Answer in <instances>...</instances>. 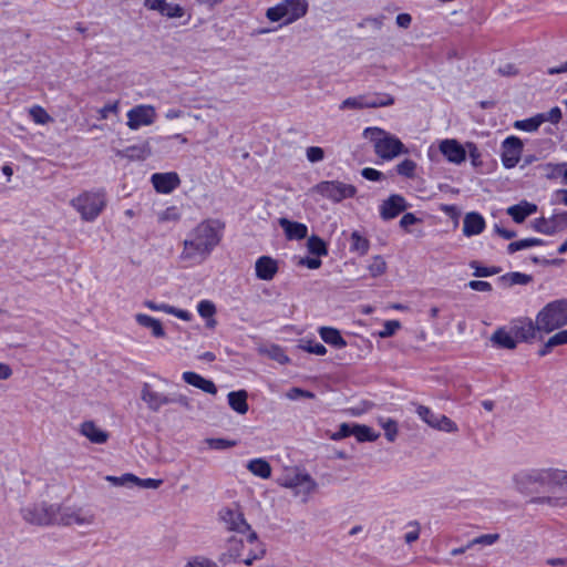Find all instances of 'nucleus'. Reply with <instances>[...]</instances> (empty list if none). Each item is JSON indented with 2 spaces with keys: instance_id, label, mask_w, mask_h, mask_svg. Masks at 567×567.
Listing matches in <instances>:
<instances>
[{
  "instance_id": "4c0bfd02",
  "label": "nucleus",
  "mask_w": 567,
  "mask_h": 567,
  "mask_svg": "<svg viewBox=\"0 0 567 567\" xmlns=\"http://www.w3.org/2000/svg\"><path fill=\"white\" fill-rule=\"evenodd\" d=\"M544 123V118L540 114H536L533 117L519 120L514 123V127L516 130L525 131V132H535L538 127Z\"/></svg>"
},
{
  "instance_id": "3c124183",
  "label": "nucleus",
  "mask_w": 567,
  "mask_h": 567,
  "mask_svg": "<svg viewBox=\"0 0 567 567\" xmlns=\"http://www.w3.org/2000/svg\"><path fill=\"white\" fill-rule=\"evenodd\" d=\"M435 430L454 433L458 431L457 424L446 415L441 414Z\"/></svg>"
},
{
  "instance_id": "13d9d810",
  "label": "nucleus",
  "mask_w": 567,
  "mask_h": 567,
  "mask_svg": "<svg viewBox=\"0 0 567 567\" xmlns=\"http://www.w3.org/2000/svg\"><path fill=\"white\" fill-rule=\"evenodd\" d=\"M401 323L398 320H388L383 324V329L379 332L380 338H389L399 330Z\"/></svg>"
},
{
  "instance_id": "2f4dec72",
  "label": "nucleus",
  "mask_w": 567,
  "mask_h": 567,
  "mask_svg": "<svg viewBox=\"0 0 567 567\" xmlns=\"http://www.w3.org/2000/svg\"><path fill=\"white\" fill-rule=\"evenodd\" d=\"M247 470L260 478L267 480L271 476V466L265 458H254L247 464Z\"/></svg>"
},
{
  "instance_id": "ddd939ff",
  "label": "nucleus",
  "mask_w": 567,
  "mask_h": 567,
  "mask_svg": "<svg viewBox=\"0 0 567 567\" xmlns=\"http://www.w3.org/2000/svg\"><path fill=\"white\" fill-rule=\"evenodd\" d=\"M155 109L151 105H137L127 112V126L131 130H137L141 126L153 124L155 120Z\"/></svg>"
},
{
  "instance_id": "f704fd0d",
  "label": "nucleus",
  "mask_w": 567,
  "mask_h": 567,
  "mask_svg": "<svg viewBox=\"0 0 567 567\" xmlns=\"http://www.w3.org/2000/svg\"><path fill=\"white\" fill-rule=\"evenodd\" d=\"M533 280L530 275L522 274V272H508L499 277V281L507 287H512L514 285H527Z\"/></svg>"
},
{
  "instance_id": "393cba45",
  "label": "nucleus",
  "mask_w": 567,
  "mask_h": 567,
  "mask_svg": "<svg viewBox=\"0 0 567 567\" xmlns=\"http://www.w3.org/2000/svg\"><path fill=\"white\" fill-rule=\"evenodd\" d=\"M493 344L502 349L514 350L517 347V341L512 331H506L504 328H498L491 337Z\"/></svg>"
},
{
  "instance_id": "bf43d9fd",
  "label": "nucleus",
  "mask_w": 567,
  "mask_h": 567,
  "mask_svg": "<svg viewBox=\"0 0 567 567\" xmlns=\"http://www.w3.org/2000/svg\"><path fill=\"white\" fill-rule=\"evenodd\" d=\"M353 432H354V424L342 423V424H340L339 430L331 435V439L334 441H339V440H342L350 435H353Z\"/></svg>"
},
{
  "instance_id": "de8ad7c7",
  "label": "nucleus",
  "mask_w": 567,
  "mask_h": 567,
  "mask_svg": "<svg viewBox=\"0 0 567 567\" xmlns=\"http://www.w3.org/2000/svg\"><path fill=\"white\" fill-rule=\"evenodd\" d=\"M368 269L372 277H379L385 272L386 262L381 256H374Z\"/></svg>"
},
{
  "instance_id": "5701e85b",
  "label": "nucleus",
  "mask_w": 567,
  "mask_h": 567,
  "mask_svg": "<svg viewBox=\"0 0 567 567\" xmlns=\"http://www.w3.org/2000/svg\"><path fill=\"white\" fill-rule=\"evenodd\" d=\"M485 228V220L478 213H467L463 219V234L467 237L481 234Z\"/></svg>"
},
{
  "instance_id": "6ab92c4d",
  "label": "nucleus",
  "mask_w": 567,
  "mask_h": 567,
  "mask_svg": "<svg viewBox=\"0 0 567 567\" xmlns=\"http://www.w3.org/2000/svg\"><path fill=\"white\" fill-rule=\"evenodd\" d=\"M551 487L549 493L554 494L559 501V505L567 504V472L563 470H555Z\"/></svg>"
},
{
  "instance_id": "69168bd1",
  "label": "nucleus",
  "mask_w": 567,
  "mask_h": 567,
  "mask_svg": "<svg viewBox=\"0 0 567 567\" xmlns=\"http://www.w3.org/2000/svg\"><path fill=\"white\" fill-rule=\"evenodd\" d=\"M178 219H179V214L177 212V208L174 206L166 208L158 216L159 221L178 220Z\"/></svg>"
},
{
  "instance_id": "864d4df0",
  "label": "nucleus",
  "mask_w": 567,
  "mask_h": 567,
  "mask_svg": "<svg viewBox=\"0 0 567 567\" xmlns=\"http://www.w3.org/2000/svg\"><path fill=\"white\" fill-rule=\"evenodd\" d=\"M197 311L200 317L205 319H210V317H214L216 313V307L209 300H202L197 305Z\"/></svg>"
},
{
  "instance_id": "4be33fe9",
  "label": "nucleus",
  "mask_w": 567,
  "mask_h": 567,
  "mask_svg": "<svg viewBox=\"0 0 567 567\" xmlns=\"http://www.w3.org/2000/svg\"><path fill=\"white\" fill-rule=\"evenodd\" d=\"M537 212V205L527 200H522L516 205L509 206L506 213L517 224H522L528 216Z\"/></svg>"
},
{
  "instance_id": "49530a36",
  "label": "nucleus",
  "mask_w": 567,
  "mask_h": 567,
  "mask_svg": "<svg viewBox=\"0 0 567 567\" xmlns=\"http://www.w3.org/2000/svg\"><path fill=\"white\" fill-rule=\"evenodd\" d=\"M470 267L474 269L475 277H489L501 271L499 267H483L477 261H472Z\"/></svg>"
},
{
  "instance_id": "f8f14e48",
  "label": "nucleus",
  "mask_w": 567,
  "mask_h": 567,
  "mask_svg": "<svg viewBox=\"0 0 567 567\" xmlns=\"http://www.w3.org/2000/svg\"><path fill=\"white\" fill-rule=\"evenodd\" d=\"M523 142L516 136H508L502 143V163L505 168H513L519 162Z\"/></svg>"
},
{
  "instance_id": "a211bd4d",
  "label": "nucleus",
  "mask_w": 567,
  "mask_h": 567,
  "mask_svg": "<svg viewBox=\"0 0 567 567\" xmlns=\"http://www.w3.org/2000/svg\"><path fill=\"white\" fill-rule=\"evenodd\" d=\"M256 276L261 280H271L278 272V262L269 256H261L257 259Z\"/></svg>"
},
{
  "instance_id": "052dcab7",
  "label": "nucleus",
  "mask_w": 567,
  "mask_h": 567,
  "mask_svg": "<svg viewBox=\"0 0 567 567\" xmlns=\"http://www.w3.org/2000/svg\"><path fill=\"white\" fill-rule=\"evenodd\" d=\"M133 480H135V475L132 473H126L122 476H106V481L111 482L115 486H125L132 484Z\"/></svg>"
},
{
  "instance_id": "2eb2a0df",
  "label": "nucleus",
  "mask_w": 567,
  "mask_h": 567,
  "mask_svg": "<svg viewBox=\"0 0 567 567\" xmlns=\"http://www.w3.org/2000/svg\"><path fill=\"white\" fill-rule=\"evenodd\" d=\"M406 207L405 198L401 195L393 194L381 204L380 216L384 220H390L399 216Z\"/></svg>"
},
{
  "instance_id": "ea45409f",
  "label": "nucleus",
  "mask_w": 567,
  "mask_h": 567,
  "mask_svg": "<svg viewBox=\"0 0 567 567\" xmlns=\"http://www.w3.org/2000/svg\"><path fill=\"white\" fill-rule=\"evenodd\" d=\"M353 436H355L359 442H374L380 435L379 433H374L368 425L354 424Z\"/></svg>"
},
{
  "instance_id": "20e7f679",
  "label": "nucleus",
  "mask_w": 567,
  "mask_h": 567,
  "mask_svg": "<svg viewBox=\"0 0 567 567\" xmlns=\"http://www.w3.org/2000/svg\"><path fill=\"white\" fill-rule=\"evenodd\" d=\"M538 329L548 334L567 324V299L548 302L536 316Z\"/></svg>"
},
{
  "instance_id": "6e6552de",
  "label": "nucleus",
  "mask_w": 567,
  "mask_h": 567,
  "mask_svg": "<svg viewBox=\"0 0 567 567\" xmlns=\"http://www.w3.org/2000/svg\"><path fill=\"white\" fill-rule=\"evenodd\" d=\"M509 329L516 341L532 342L535 339L542 340L543 332L538 329L537 319L533 321L528 317H519L511 321Z\"/></svg>"
},
{
  "instance_id": "a19ab883",
  "label": "nucleus",
  "mask_w": 567,
  "mask_h": 567,
  "mask_svg": "<svg viewBox=\"0 0 567 567\" xmlns=\"http://www.w3.org/2000/svg\"><path fill=\"white\" fill-rule=\"evenodd\" d=\"M416 413L429 426L435 429L441 414L434 413L431 409L424 405H417Z\"/></svg>"
},
{
  "instance_id": "e2e57ef3",
  "label": "nucleus",
  "mask_w": 567,
  "mask_h": 567,
  "mask_svg": "<svg viewBox=\"0 0 567 567\" xmlns=\"http://www.w3.org/2000/svg\"><path fill=\"white\" fill-rule=\"evenodd\" d=\"M539 114L544 118V122L557 124L561 120V110L558 106L551 107L548 112Z\"/></svg>"
},
{
  "instance_id": "c9c22d12",
  "label": "nucleus",
  "mask_w": 567,
  "mask_h": 567,
  "mask_svg": "<svg viewBox=\"0 0 567 567\" xmlns=\"http://www.w3.org/2000/svg\"><path fill=\"white\" fill-rule=\"evenodd\" d=\"M308 251L317 257L328 255V246L323 239L317 235H312L307 240Z\"/></svg>"
},
{
  "instance_id": "8fccbe9b",
  "label": "nucleus",
  "mask_w": 567,
  "mask_h": 567,
  "mask_svg": "<svg viewBox=\"0 0 567 567\" xmlns=\"http://www.w3.org/2000/svg\"><path fill=\"white\" fill-rule=\"evenodd\" d=\"M162 16L167 18H182L185 13L184 8L179 4L166 3L163 6L161 12Z\"/></svg>"
},
{
  "instance_id": "0eeeda50",
  "label": "nucleus",
  "mask_w": 567,
  "mask_h": 567,
  "mask_svg": "<svg viewBox=\"0 0 567 567\" xmlns=\"http://www.w3.org/2000/svg\"><path fill=\"white\" fill-rule=\"evenodd\" d=\"M313 192L322 197L340 203L343 199L352 198L357 194V188L351 184L340 181H323L313 186Z\"/></svg>"
},
{
  "instance_id": "412c9836",
  "label": "nucleus",
  "mask_w": 567,
  "mask_h": 567,
  "mask_svg": "<svg viewBox=\"0 0 567 567\" xmlns=\"http://www.w3.org/2000/svg\"><path fill=\"white\" fill-rule=\"evenodd\" d=\"M183 380L189 384L193 385L206 393L209 394H216L217 393V386L212 380L205 379L202 375H199L196 372L193 371H185L182 374Z\"/></svg>"
},
{
  "instance_id": "f257e3e1",
  "label": "nucleus",
  "mask_w": 567,
  "mask_h": 567,
  "mask_svg": "<svg viewBox=\"0 0 567 567\" xmlns=\"http://www.w3.org/2000/svg\"><path fill=\"white\" fill-rule=\"evenodd\" d=\"M224 225L217 219L199 223L184 240L183 259H206L221 240Z\"/></svg>"
},
{
  "instance_id": "bb28decb",
  "label": "nucleus",
  "mask_w": 567,
  "mask_h": 567,
  "mask_svg": "<svg viewBox=\"0 0 567 567\" xmlns=\"http://www.w3.org/2000/svg\"><path fill=\"white\" fill-rule=\"evenodd\" d=\"M247 396L245 390L229 392L227 395L228 404L238 414H246L249 410Z\"/></svg>"
},
{
  "instance_id": "7ed1b4c3",
  "label": "nucleus",
  "mask_w": 567,
  "mask_h": 567,
  "mask_svg": "<svg viewBox=\"0 0 567 567\" xmlns=\"http://www.w3.org/2000/svg\"><path fill=\"white\" fill-rule=\"evenodd\" d=\"M363 135L374 146V152L383 159H392L400 154L408 153L404 144L394 135L379 127H368Z\"/></svg>"
},
{
  "instance_id": "338daca9",
  "label": "nucleus",
  "mask_w": 567,
  "mask_h": 567,
  "mask_svg": "<svg viewBox=\"0 0 567 567\" xmlns=\"http://www.w3.org/2000/svg\"><path fill=\"white\" fill-rule=\"evenodd\" d=\"M301 474L302 473H296L292 476L286 477L281 485L296 492L301 482Z\"/></svg>"
},
{
  "instance_id": "aec40b11",
  "label": "nucleus",
  "mask_w": 567,
  "mask_h": 567,
  "mask_svg": "<svg viewBox=\"0 0 567 567\" xmlns=\"http://www.w3.org/2000/svg\"><path fill=\"white\" fill-rule=\"evenodd\" d=\"M279 225L284 229L288 240H301L308 235V227L302 223L291 221L282 217L279 219Z\"/></svg>"
},
{
  "instance_id": "72a5a7b5",
  "label": "nucleus",
  "mask_w": 567,
  "mask_h": 567,
  "mask_svg": "<svg viewBox=\"0 0 567 567\" xmlns=\"http://www.w3.org/2000/svg\"><path fill=\"white\" fill-rule=\"evenodd\" d=\"M317 487V482L309 474H301V482L295 492V495H302V501L306 502Z\"/></svg>"
},
{
  "instance_id": "58836bf2",
  "label": "nucleus",
  "mask_w": 567,
  "mask_h": 567,
  "mask_svg": "<svg viewBox=\"0 0 567 567\" xmlns=\"http://www.w3.org/2000/svg\"><path fill=\"white\" fill-rule=\"evenodd\" d=\"M545 241L540 238H525L517 241H513L508 244L507 251L508 254H514L518 250L526 249L534 246H543Z\"/></svg>"
},
{
  "instance_id": "774afa93",
  "label": "nucleus",
  "mask_w": 567,
  "mask_h": 567,
  "mask_svg": "<svg viewBox=\"0 0 567 567\" xmlns=\"http://www.w3.org/2000/svg\"><path fill=\"white\" fill-rule=\"evenodd\" d=\"M361 175L368 181H380L383 177V174L380 171H377L371 167H365L361 171Z\"/></svg>"
},
{
  "instance_id": "423d86ee",
  "label": "nucleus",
  "mask_w": 567,
  "mask_h": 567,
  "mask_svg": "<svg viewBox=\"0 0 567 567\" xmlns=\"http://www.w3.org/2000/svg\"><path fill=\"white\" fill-rule=\"evenodd\" d=\"M103 193L85 192L71 200V205L80 213L83 220H94L105 207Z\"/></svg>"
},
{
  "instance_id": "9d476101",
  "label": "nucleus",
  "mask_w": 567,
  "mask_h": 567,
  "mask_svg": "<svg viewBox=\"0 0 567 567\" xmlns=\"http://www.w3.org/2000/svg\"><path fill=\"white\" fill-rule=\"evenodd\" d=\"M56 523L65 526L70 525H79V526H89L94 524L95 515L90 511H84L82 508H72V507H56Z\"/></svg>"
},
{
  "instance_id": "e433bc0d",
  "label": "nucleus",
  "mask_w": 567,
  "mask_h": 567,
  "mask_svg": "<svg viewBox=\"0 0 567 567\" xmlns=\"http://www.w3.org/2000/svg\"><path fill=\"white\" fill-rule=\"evenodd\" d=\"M350 239H351V246H350L351 251L357 252L360 256H363L368 252V250L370 248V243L359 231L354 230L351 234Z\"/></svg>"
},
{
  "instance_id": "39448f33",
  "label": "nucleus",
  "mask_w": 567,
  "mask_h": 567,
  "mask_svg": "<svg viewBox=\"0 0 567 567\" xmlns=\"http://www.w3.org/2000/svg\"><path fill=\"white\" fill-rule=\"evenodd\" d=\"M307 0H282L266 11V18L271 22L281 21V25H288L307 14Z\"/></svg>"
},
{
  "instance_id": "c85d7f7f",
  "label": "nucleus",
  "mask_w": 567,
  "mask_h": 567,
  "mask_svg": "<svg viewBox=\"0 0 567 567\" xmlns=\"http://www.w3.org/2000/svg\"><path fill=\"white\" fill-rule=\"evenodd\" d=\"M162 394L153 390L148 383H144L141 392V399L146 403L147 408L153 412L161 410Z\"/></svg>"
},
{
  "instance_id": "7c9ffc66",
  "label": "nucleus",
  "mask_w": 567,
  "mask_h": 567,
  "mask_svg": "<svg viewBox=\"0 0 567 567\" xmlns=\"http://www.w3.org/2000/svg\"><path fill=\"white\" fill-rule=\"evenodd\" d=\"M565 344H567V330H560L548 338V340L538 350V355L545 357L550 353L554 348Z\"/></svg>"
},
{
  "instance_id": "a878e982",
  "label": "nucleus",
  "mask_w": 567,
  "mask_h": 567,
  "mask_svg": "<svg viewBox=\"0 0 567 567\" xmlns=\"http://www.w3.org/2000/svg\"><path fill=\"white\" fill-rule=\"evenodd\" d=\"M135 320L140 326L150 329L153 337H155V338H164L165 337L164 328L162 326V322L158 319H155L148 315L137 313V315H135Z\"/></svg>"
},
{
  "instance_id": "4d7b16f0",
  "label": "nucleus",
  "mask_w": 567,
  "mask_h": 567,
  "mask_svg": "<svg viewBox=\"0 0 567 567\" xmlns=\"http://www.w3.org/2000/svg\"><path fill=\"white\" fill-rule=\"evenodd\" d=\"M30 115L32 116L33 121L38 124H45L51 120L47 111L38 105L33 106L30 110Z\"/></svg>"
},
{
  "instance_id": "473e14b6",
  "label": "nucleus",
  "mask_w": 567,
  "mask_h": 567,
  "mask_svg": "<svg viewBox=\"0 0 567 567\" xmlns=\"http://www.w3.org/2000/svg\"><path fill=\"white\" fill-rule=\"evenodd\" d=\"M365 103L371 104L365 105L367 109L390 106L394 104V97L388 93L365 94Z\"/></svg>"
},
{
  "instance_id": "dca6fc26",
  "label": "nucleus",
  "mask_w": 567,
  "mask_h": 567,
  "mask_svg": "<svg viewBox=\"0 0 567 567\" xmlns=\"http://www.w3.org/2000/svg\"><path fill=\"white\" fill-rule=\"evenodd\" d=\"M156 192L168 194L173 192L181 183L177 173H155L151 178Z\"/></svg>"
},
{
  "instance_id": "f03ea898",
  "label": "nucleus",
  "mask_w": 567,
  "mask_h": 567,
  "mask_svg": "<svg viewBox=\"0 0 567 567\" xmlns=\"http://www.w3.org/2000/svg\"><path fill=\"white\" fill-rule=\"evenodd\" d=\"M554 474V468L528 470L514 475L513 481L516 489L522 494L549 493L555 478Z\"/></svg>"
},
{
  "instance_id": "c03bdc74",
  "label": "nucleus",
  "mask_w": 567,
  "mask_h": 567,
  "mask_svg": "<svg viewBox=\"0 0 567 567\" xmlns=\"http://www.w3.org/2000/svg\"><path fill=\"white\" fill-rule=\"evenodd\" d=\"M206 444L213 450H227L236 446L237 442L221 437H210L206 439Z\"/></svg>"
},
{
  "instance_id": "6e6d98bb",
  "label": "nucleus",
  "mask_w": 567,
  "mask_h": 567,
  "mask_svg": "<svg viewBox=\"0 0 567 567\" xmlns=\"http://www.w3.org/2000/svg\"><path fill=\"white\" fill-rule=\"evenodd\" d=\"M388 441L393 442L398 435V424L394 420L388 419L381 423Z\"/></svg>"
},
{
  "instance_id": "f3484780",
  "label": "nucleus",
  "mask_w": 567,
  "mask_h": 567,
  "mask_svg": "<svg viewBox=\"0 0 567 567\" xmlns=\"http://www.w3.org/2000/svg\"><path fill=\"white\" fill-rule=\"evenodd\" d=\"M440 151L451 163L460 164L464 162L466 157L464 147L455 140H445L441 142Z\"/></svg>"
},
{
  "instance_id": "a18cd8bd",
  "label": "nucleus",
  "mask_w": 567,
  "mask_h": 567,
  "mask_svg": "<svg viewBox=\"0 0 567 567\" xmlns=\"http://www.w3.org/2000/svg\"><path fill=\"white\" fill-rule=\"evenodd\" d=\"M416 164L412 159H404L396 165V172L399 175L411 178L414 176Z\"/></svg>"
},
{
  "instance_id": "1a4fd4ad",
  "label": "nucleus",
  "mask_w": 567,
  "mask_h": 567,
  "mask_svg": "<svg viewBox=\"0 0 567 567\" xmlns=\"http://www.w3.org/2000/svg\"><path fill=\"white\" fill-rule=\"evenodd\" d=\"M56 506L54 505H34L21 511L25 522L34 525H50L56 523Z\"/></svg>"
},
{
  "instance_id": "79ce46f5",
  "label": "nucleus",
  "mask_w": 567,
  "mask_h": 567,
  "mask_svg": "<svg viewBox=\"0 0 567 567\" xmlns=\"http://www.w3.org/2000/svg\"><path fill=\"white\" fill-rule=\"evenodd\" d=\"M365 105H370L369 103H365V95H359L353 97H348L342 101L339 109L340 110H361L367 109Z\"/></svg>"
},
{
  "instance_id": "c756f323",
  "label": "nucleus",
  "mask_w": 567,
  "mask_h": 567,
  "mask_svg": "<svg viewBox=\"0 0 567 567\" xmlns=\"http://www.w3.org/2000/svg\"><path fill=\"white\" fill-rule=\"evenodd\" d=\"M535 169L540 174V176L553 181L557 178H561L564 181V165L563 163H544L539 164L535 167Z\"/></svg>"
},
{
  "instance_id": "09e8293b",
  "label": "nucleus",
  "mask_w": 567,
  "mask_h": 567,
  "mask_svg": "<svg viewBox=\"0 0 567 567\" xmlns=\"http://www.w3.org/2000/svg\"><path fill=\"white\" fill-rule=\"evenodd\" d=\"M184 567H218L217 563L205 556L190 557Z\"/></svg>"
},
{
  "instance_id": "680f3d73",
  "label": "nucleus",
  "mask_w": 567,
  "mask_h": 567,
  "mask_svg": "<svg viewBox=\"0 0 567 567\" xmlns=\"http://www.w3.org/2000/svg\"><path fill=\"white\" fill-rule=\"evenodd\" d=\"M307 159L310 163H318L324 158V152L319 146H310L306 150Z\"/></svg>"
},
{
  "instance_id": "4468645a",
  "label": "nucleus",
  "mask_w": 567,
  "mask_h": 567,
  "mask_svg": "<svg viewBox=\"0 0 567 567\" xmlns=\"http://www.w3.org/2000/svg\"><path fill=\"white\" fill-rule=\"evenodd\" d=\"M219 516L229 530L243 534L250 529V525L238 508H224L220 511Z\"/></svg>"
},
{
  "instance_id": "b1692460",
  "label": "nucleus",
  "mask_w": 567,
  "mask_h": 567,
  "mask_svg": "<svg viewBox=\"0 0 567 567\" xmlns=\"http://www.w3.org/2000/svg\"><path fill=\"white\" fill-rule=\"evenodd\" d=\"M81 433L95 444H103L109 439V434L97 427L92 421H85L82 423Z\"/></svg>"
},
{
  "instance_id": "cd10ccee",
  "label": "nucleus",
  "mask_w": 567,
  "mask_h": 567,
  "mask_svg": "<svg viewBox=\"0 0 567 567\" xmlns=\"http://www.w3.org/2000/svg\"><path fill=\"white\" fill-rule=\"evenodd\" d=\"M319 334H320L321 339L330 346H333L338 349H342V348L347 347V341L341 336L340 331L336 328L321 327L319 329Z\"/></svg>"
},
{
  "instance_id": "0e129e2a",
  "label": "nucleus",
  "mask_w": 567,
  "mask_h": 567,
  "mask_svg": "<svg viewBox=\"0 0 567 567\" xmlns=\"http://www.w3.org/2000/svg\"><path fill=\"white\" fill-rule=\"evenodd\" d=\"M118 111V102L115 101L114 103L105 104L103 107H101L97 113L100 115V120H106L111 113L116 114Z\"/></svg>"
},
{
  "instance_id": "5fc2aeb1",
  "label": "nucleus",
  "mask_w": 567,
  "mask_h": 567,
  "mask_svg": "<svg viewBox=\"0 0 567 567\" xmlns=\"http://www.w3.org/2000/svg\"><path fill=\"white\" fill-rule=\"evenodd\" d=\"M132 484L138 486L140 488L156 489L163 484V480L140 478L135 475V480H133Z\"/></svg>"
},
{
  "instance_id": "37998d69",
  "label": "nucleus",
  "mask_w": 567,
  "mask_h": 567,
  "mask_svg": "<svg viewBox=\"0 0 567 567\" xmlns=\"http://www.w3.org/2000/svg\"><path fill=\"white\" fill-rule=\"evenodd\" d=\"M300 348L309 353L323 355L327 353L326 347L313 340H301Z\"/></svg>"
},
{
  "instance_id": "9b49d317",
  "label": "nucleus",
  "mask_w": 567,
  "mask_h": 567,
  "mask_svg": "<svg viewBox=\"0 0 567 567\" xmlns=\"http://www.w3.org/2000/svg\"><path fill=\"white\" fill-rule=\"evenodd\" d=\"M533 228L544 235L551 236L567 229V212L554 214L549 218L540 217L533 221Z\"/></svg>"
},
{
  "instance_id": "603ef678",
  "label": "nucleus",
  "mask_w": 567,
  "mask_h": 567,
  "mask_svg": "<svg viewBox=\"0 0 567 567\" xmlns=\"http://www.w3.org/2000/svg\"><path fill=\"white\" fill-rule=\"evenodd\" d=\"M499 539L498 534H484L478 537H475L471 542L467 543V547H473L474 545H484L489 546L495 544Z\"/></svg>"
}]
</instances>
